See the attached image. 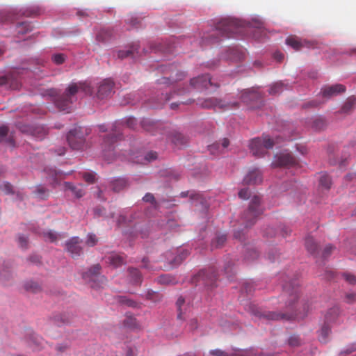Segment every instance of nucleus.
Wrapping results in <instances>:
<instances>
[{
	"label": "nucleus",
	"instance_id": "nucleus-1",
	"mask_svg": "<svg viewBox=\"0 0 356 356\" xmlns=\"http://www.w3.org/2000/svg\"><path fill=\"white\" fill-rule=\"evenodd\" d=\"M283 288L282 296L286 298L285 310L283 312H268L261 316L265 318L274 321H292L305 318L308 309L305 302L298 301V284H286Z\"/></svg>",
	"mask_w": 356,
	"mask_h": 356
},
{
	"label": "nucleus",
	"instance_id": "nucleus-2",
	"mask_svg": "<svg viewBox=\"0 0 356 356\" xmlns=\"http://www.w3.org/2000/svg\"><path fill=\"white\" fill-rule=\"evenodd\" d=\"M80 90L86 94H92V89L89 85L79 82L78 83H72L70 84L62 95H58V91L55 88L47 90L42 95L52 97L54 104L58 109L68 113L73 102L76 99L75 95Z\"/></svg>",
	"mask_w": 356,
	"mask_h": 356
},
{
	"label": "nucleus",
	"instance_id": "nucleus-3",
	"mask_svg": "<svg viewBox=\"0 0 356 356\" xmlns=\"http://www.w3.org/2000/svg\"><path fill=\"white\" fill-rule=\"evenodd\" d=\"M264 211L261 206V197L259 195H254L250 202L248 209L242 215L243 222L245 227H249L254 225L258 217Z\"/></svg>",
	"mask_w": 356,
	"mask_h": 356
},
{
	"label": "nucleus",
	"instance_id": "nucleus-4",
	"mask_svg": "<svg viewBox=\"0 0 356 356\" xmlns=\"http://www.w3.org/2000/svg\"><path fill=\"white\" fill-rule=\"evenodd\" d=\"M136 124V120L134 118L127 119L124 124L119 122H115L112 128V134L108 135L104 139L105 148L108 147V152L113 151L112 145L120 138L122 134V127L126 126L128 128L134 129Z\"/></svg>",
	"mask_w": 356,
	"mask_h": 356
},
{
	"label": "nucleus",
	"instance_id": "nucleus-5",
	"mask_svg": "<svg viewBox=\"0 0 356 356\" xmlns=\"http://www.w3.org/2000/svg\"><path fill=\"white\" fill-rule=\"evenodd\" d=\"M276 143L269 138L268 136L265 135L261 138L252 139L249 146L254 156L261 157L266 153L267 149H272Z\"/></svg>",
	"mask_w": 356,
	"mask_h": 356
},
{
	"label": "nucleus",
	"instance_id": "nucleus-6",
	"mask_svg": "<svg viewBox=\"0 0 356 356\" xmlns=\"http://www.w3.org/2000/svg\"><path fill=\"white\" fill-rule=\"evenodd\" d=\"M240 27V22L231 18L222 19L216 25V31L222 36L228 38L239 33L241 32Z\"/></svg>",
	"mask_w": 356,
	"mask_h": 356
},
{
	"label": "nucleus",
	"instance_id": "nucleus-7",
	"mask_svg": "<svg viewBox=\"0 0 356 356\" xmlns=\"http://www.w3.org/2000/svg\"><path fill=\"white\" fill-rule=\"evenodd\" d=\"M340 314L339 308L334 306L329 309L325 314L324 325L320 331V340L325 342L330 332V324L334 323Z\"/></svg>",
	"mask_w": 356,
	"mask_h": 356
},
{
	"label": "nucleus",
	"instance_id": "nucleus-8",
	"mask_svg": "<svg viewBox=\"0 0 356 356\" xmlns=\"http://www.w3.org/2000/svg\"><path fill=\"white\" fill-rule=\"evenodd\" d=\"M198 104L204 108H213L215 110L226 111L228 109L237 108V102H227L221 99L211 97L200 102Z\"/></svg>",
	"mask_w": 356,
	"mask_h": 356
},
{
	"label": "nucleus",
	"instance_id": "nucleus-9",
	"mask_svg": "<svg viewBox=\"0 0 356 356\" xmlns=\"http://www.w3.org/2000/svg\"><path fill=\"white\" fill-rule=\"evenodd\" d=\"M86 131L81 127H76L69 131L67 140L70 146L74 149H79L82 147L85 141Z\"/></svg>",
	"mask_w": 356,
	"mask_h": 356
},
{
	"label": "nucleus",
	"instance_id": "nucleus-10",
	"mask_svg": "<svg viewBox=\"0 0 356 356\" xmlns=\"http://www.w3.org/2000/svg\"><path fill=\"white\" fill-rule=\"evenodd\" d=\"M217 280V274L213 270H202L193 279L192 282L198 284H203L206 286L214 287L216 286V282Z\"/></svg>",
	"mask_w": 356,
	"mask_h": 356
},
{
	"label": "nucleus",
	"instance_id": "nucleus-11",
	"mask_svg": "<svg viewBox=\"0 0 356 356\" xmlns=\"http://www.w3.org/2000/svg\"><path fill=\"white\" fill-rule=\"evenodd\" d=\"M100 270L101 266L99 264H96L83 275V278H88L92 282L91 284L92 288H103L107 282L104 276H99Z\"/></svg>",
	"mask_w": 356,
	"mask_h": 356
},
{
	"label": "nucleus",
	"instance_id": "nucleus-12",
	"mask_svg": "<svg viewBox=\"0 0 356 356\" xmlns=\"http://www.w3.org/2000/svg\"><path fill=\"white\" fill-rule=\"evenodd\" d=\"M298 164L297 159L289 152H282L276 154L272 165L274 167H295Z\"/></svg>",
	"mask_w": 356,
	"mask_h": 356
},
{
	"label": "nucleus",
	"instance_id": "nucleus-13",
	"mask_svg": "<svg viewBox=\"0 0 356 356\" xmlns=\"http://www.w3.org/2000/svg\"><path fill=\"white\" fill-rule=\"evenodd\" d=\"M81 240L79 237H72L66 242V249L73 258H76L82 253V248L80 246Z\"/></svg>",
	"mask_w": 356,
	"mask_h": 356
},
{
	"label": "nucleus",
	"instance_id": "nucleus-14",
	"mask_svg": "<svg viewBox=\"0 0 356 356\" xmlns=\"http://www.w3.org/2000/svg\"><path fill=\"white\" fill-rule=\"evenodd\" d=\"M114 83L111 79H104L99 86L97 96L103 99L108 97L112 93Z\"/></svg>",
	"mask_w": 356,
	"mask_h": 356
},
{
	"label": "nucleus",
	"instance_id": "nucleus-15",
	"mask_svg": "<svg viewBox=\"0 0 356 356\" xmlns=\"http://www.w3.org/2000/svg\"><path fill=\"white\" fill-rule=\"evenodd\" d=\"M211 85V77L209 74L199 76L191 80V86L197 89L207 88L209 86Z\"/></svg>",
	"mask_w": 356,
	"mask_h": 356
},
{
	"label": "nucleus",
	"instance_id": "nucleus-16",
	"mask_svg": "<svg viewBox=\"0 0 356 356\" xmlns=\"http://www.w3.org/2000/svg\"><path fill=\"white\" fill-rule=\"evenodd\" d=\"M346 91V87L342 84H335L333 86L325 87L321 92L323 97H330Z\"/></svg>",
	"mask_w": 356,
	"mask_h": 356
},
{
	"label": "nucleus",
	"instance_id": "nucleus-17",
	"mask_svg": "<svg viewBox=\"0 0 356 356\" xmlns=\"http://www.w3.org/2000/svg\"><path fill=\"white\" fill-rule=\"evenodd\" d=\"M106 263L110 264L114 268H118L124 263V257L122 255L111 252L104 257Z\"/></svg>",
	"mask_w": 356,
	"mask_h": 356
},
{
	"label": "nucleus",
	"instance_id": "nucleus-18",
	"mask_svg": "<svg viewBox=\"0 0 356 356\" xmlns=\"http://www.w3.org/2000/svg\"><path fill=\"white\" fill-rule=\"evenodd\" d=\"M210 353L215 356H256L252 350H238L229 355L224 351L216 349L211 350Z\"/></svg>",
	"mask_w": 356,
	"mask_h": 356
},
{
	"label": "nucleus",
	"instance_id": "nucleus-19",
	"mask_svg": "<svg viewBox=\"0 0 356 356\" xmlns=\"http://www.w3.org/2000/svg\"><path fill=\"white\" fill-rule=\"evenodd\" d=\"M261 181V175L259 170L254 169L245 177L243 182L245 184H257Z\"/></svg>",
	"mask_w": 356,
	"mask_h": 356
},
{
	"label": "nucleus",
	"instance_id": "nucleus-20",
	"mask_svg": "<svg viewBox=\"0 0 356 356\" xmlns=\"http://www.w3.org/2000/svg\"><path fill=\"white\" fill-rule=\"evenodd\" d=\"M45 172L47 174L51 184L54 186L58 184L59 183V181L64 177V175L62 172H58L57 170L53 168L46 170Z\"/></svg>",
	"mask_w": 356,
	"mask_h": 356
},
{
	"label": "nucleus",
	"instance_id": "nucleus-21",
	"mask_svg": "<svg viewBox=\"0 0 356 356\" xmlns=\"http://www.w3.org/2000/svg\"><path fill=\"white\" fill-rule=\"evenodd\" d=\"M305 248L310 254L316 257L318 255V245L316 243L312 236H307L305 238Z\"/></svg>",
	"mask_w": 356,
	"mask_h": 356
},
{
	"label": "nucleus",
	"instance_id": "nucleus-22",
	"mask_svg": "<svg viewBox=\"0 0 356 356\" xmlns=\"http://www.w3.org/2000/svg\"><path fill=\"white\" fill-rule=\"evenodd\" d=\"M286 44L289 46H291L295 50H300L302 47L307 45V47H310L309 45V42L305 41L302 42L300 40H298L296 37L290 36L286 38Z\"/></svg>",
	"mask_w": 356,
	"mask_h": 356
},
{
	"label": "nucleus",
	"instance_id": "nucleus-23",
	"mask_svg": "<svg viewBox=\"0 0 356 356\" xmlns=\"http://www.w3.org/2000/svg\"><path fill=\"white\" fill-rule=\"evenodd\" d=\"M9 86L13 90L19 88L20 83L17 80H13L10 75L0 77V86Z\"/></svg>",
	"mask_w": 356,
	"mask_h": 356
},
{
	"label": "nucleus",
	"instance_id": "nucleus-24",
	"mask_svg": "<svg viewBox=\"0 0 356 356\" xmlns=\"http://www.w3.org/2000/svg\"><path fill=\"white\" fill-rule=\"evenodd\" d=\"M130 282L134 284H140L142 282V275L136 268H129L128 269Z\"/></svg>",
	"mask_w": 356,
	"mask_h": 356
},
{
	"label": "nucleus",
	"instance_id": "nucleus-25",
	"mask_svg": "<svg viewBox=\"0 0 356 356\" xmlns=\"http://www.w3.org/2000/svg\"><path fill=\"white\" fill-rule=\"evenodd\" d=\"M189 254L186 250H179L178 254L170 261L172 267L179 265Z\"/></svg>",
	"mask_w": 356,
	"mask_h": 356
},
{
	"label": "nucleus",
	"instance_id": "nucleus-26",
	"mask_svg": "<svg viewBox=\"0 0 356 356\" xmlns=\"http://www.w3.org/2000/svg\"><path fill=\"white\" fill-rule=\"evenodd\" d=\"M186 76V74L184 72H177L175 76L171 75L170 78L163 77L159 80L161 83H167L168 81L175 82L177 81L182 80Z\"/></svg>",
	"mask_w": 356,
	"mask_h": 356
},
{
	"label": "nucleus",
	"instance_id": "nucleus-27",
	"mask_svg": "<svg viewBox=\"0 0 356 356\" xmlns=\"http://www.w3.org/2000/svg\"><path fill=\"white\" fill-rule=\"evenodd\" d=\"M111 31L104 29H100L96 35L97 40L102 42L108 40L111 38Z\"/></svg>",
	"mask_w": 356,
	"mask_h": 356
},
{
	"label": "nucleus",
	"instance_id": "nucleus-28",
	"mask_svg": "<svg viewBox=\"0 0 356 356\" xmlns=\"http://www.w3.org/2000/svg\"><path fill=\"white\" fill-rule=\"evenodd\" d=\"M65 185L67 189H70L73 194L78 198L83 197L85 194L83 189L81 187H76L73 186L70 182H65Z\"/></svg>",
	"mask_w": 356,
	"mask_h": 356
},
{
	"label": "nucleus",
	"instance_id": "nucleus-29",
	"mask_svg": "<svg viewBox=\"0 0 356 356\" xmlns=\"http://www.w3.org/2000/svg\"><path fill=\"white\" fill-rule=\"evenodd\" d=\"M356 103V98L353 96L350 97L343 104L341 111L344 113H349L354 107Z\"/></svg>",
	"mask_w": 356,
	"mask_h": 356
},
{
	"label": "nucleus",
	"instance_id": "nucleus-30",
	"mask_svg": "<svg viewBox=\"0 0 356 356\" xmlns=\"http://www.w3.org/2000/svg\"><path fill=\"white\" fill-rule=\"evenodd\" d=\"M127 181L124 179H118L111 184L112 189L115 192H119L125 188Z\"/></svg>",
	"mask_w": 356,
	"mask_h": 356
},
{
	"label": "nucleus",
	"instance_id": "nucleus-31",
	"mask_svg": "<svg viewBox=\"0 0 356 356\" xmlns=\"http://www.w3.org/2000/svg\"><path fill=\"white\" fill-rule=\"evenodd\" d=\"M31 31V26L29 23L24 22L19 23L16 26V31L18 34H25Z\"/></svg>",
	"mask_w": 356,
	"mask_h": 356
},
{
	"label": "nucleus",
	"instance_id": "nucleus-32",
	"mask_svg": "<svg viewBox=\"0 0 356 356\" xmlns=\"http://www.w3.org/2000/svg\"><path fill=\"white\" fill-rule=\"evenodd\" d=\"M158 282L162 284H175V278L169 275H162L158 277Z\"/></svg>",
	"mask_w": 356,
	"mask_h": 356
},
{
	"label": "nucleus",
	"instance_id": "nucleus-33",
	"mask_svg": "<svg viewBox=\"0 0 356 356\" xmlns=\"http://www.w3.org/2000/svg\"><path fill=\"white\" fill-rule=\"evenodd\" d=\"M24 289H26V291L32 293H37L40 291V285L38 283L32 281H29L25 283Z\"/></svg>",
	"mask_w": 356,
	"mask_h": 356
},
{
	"label": "nucleus",
	"instance_id": "nucleus-34",
	"mask_svg": "<svg viewBox=\"0 0 356 356\" xmlns=\"http://www.w3.org/2000/svg\"><path fill=\"white\" fill-rule=\"evenodd\" d=\"M227 240V236L225 234L218 235L212 241L211 246L216 248L222 247Z\"/></svg>",
	"mask_w": 356,
	"mask_h": 356
},
{
	"label": "nucleus",
	"instance_id": "nucleus-35",
	"mask_svg": "<svg viewBox=\"0 0 356 356\" xmlns=\"http://www.w3.org/2000/svg\"><path fill=\"white\" fill-rule=\"evenodd\" d=\"M123 325L125 327L132 329L137 327V321L134 316H127L123 321Z\"/></svg>",
	"mask_w": 356,
	"mask_h": 356
},
{
	"label": "nucleus",
	"instance_id": "nucleus-36",
	"mask_svg": "<svg viewBox=\"0 0 356 356\" xmlns=\"http://www.w3.org/2000/svg\"><path fill=\"white\" fill-rule=\"evenodd\" d=\"M118 302L130 307H136L138 306V303L136 302L131 299H129L125 296L118 297Z\"/></svg>",
	"mask_w": 356,
	"mask_h": 356
},
{
	"label": "nucleus",
	"instance_id": "nucleus-37",
	"mask_svg": "<svg viewBox=\"0 0 356 356\" xmlns=\"http://www.w3.org/2000/svg\"><path fill=\"white\" fill-rule=\"evenodd\" d=\"M312 127L314 129L320 131L326 127V122L323 118L318 117L314 120Z\"/></svg>",
	"mask_w": 356,
	"mask_h": 356
},
{
	"label": "nucleus",
	"instance_id": "nucleus-38",
	"mask_svg": "<svg viewBox=\"0 0 356 356\" xmlns=\"http://www.w3.org/2000/svg\"><path fill=\"white\" fill-rule=\"evenodd\" d=\"M172 141L177 146L186 143V138L180 133H175L172 138Z\"/></svg>",
	"mask_w": 356,
	"mask_h": 356
},
{
	"label": "nucleus",
	"instance_id": "nucleus-39",
	"mask_svg": "<svg viewBox=\"0 0 356 356\" xmlns=\"http://www.w3.org/2000/svg\"><path fill=\"white\" fill-rule=\"evenodd\" d=\"M284 90V84L282 82H277L272 85L269 90L270 95H277Z\"/></svg>",
	"mask_w": 356,
	"mask_h": 356
},
{
	"label": "nucleus",
	"instance_id": "nucleus-40",
	"mask_svg": "<svg viewBox=\"0 0 356 356\" xmlns=\"http://www.w3.org/2000/svg\"><path fill=\"white\" fill-rule=\"evenodd\" d=\"M319 181L320 185L325 189H329L332 184L330 177L325 174L321 176Z\"/></svg>",
	"mask_w": 356,
	"mask_h": 356
},
{
	"label": "nucleus",
	"instance_id": "nucleus-41",
	"mask_svg": "<svg viewBox=\"0 0 356 356\" xmlns=\"http://www.w3.org/2000/svg\"><path fill=\"white\" fill-rule=\"evenodd\" d=\"M135 51H136L137 54L138 53V47H133V49H131V50L119 51L118 52V57L119 58H124L128 57L131 55H134Z\"/></svg>",
	"mask_w": 356,
	"mask_h": 356
},
{
	"label": "nucleus",
	"instance_id": "nucleus-42",
	"mask_svg": "<svg viewBox=\"0 0 356 356\" xmlns=\"http://www.w3.org/2000/svg\"><path fill=\"white\" fill-rule=\"evenodd\" d=\"M43 236L45 238V240L53 243L57 241L58 235L57 233L53 231H49L47 232L44 233Z\"/></svg>",
	"mask_w": 356,
	"mask_h": 356
},
{
	"label": "nucleus",
	"instance_id": "nucleus-43",
	"mask_svg": "<svg viewBox=\"0 0 356 356\" xmlns=\"http://www.w3.org/2000/svg\"><path fill=\"white\" fill-rule=\"evenodd\" d=\"M55 321L60 325V323H68L70 322V317L69 315L65 314H60L59 316H55Z\"/></svg>",
	"mask_w": 356,
	"mask_h": 356
},
{
	"label": "nucleus",
	"instance_id": "nucleus-44",
	"mask_svg": "<svg viewBox=\"0 0 356 356\" xmlns=\"http://www.w3.org/2000/svg\"><path fill=\"white\" fill-rule=\"evenodd\" d=\"M158 122H154L150 120H144L142 121L143 127L147 131H152V128L157 127Z\"/></svg>",
	"mask_w": 356,
	"mask_h": 356
},
{
	"label": "nucleus",
	"instance_id": "nucleus-45",
	"mask_svg": "<svg viewBox=\"0 0 356 356\" xmlns=\"http://www.w3.org/2000/svg\"><path fill=\"white\" fill-rule=\"evenodd\" d=\"M1 189L4 191L6 194H13V186L9 182H4L3 184L0 187Z\"/></svg>",
	"mask_w": 356,
	"mask_h": 356
},
{
	"label": "nucleus",
	"instance_id": "nucleus-46",
	"mask_svg": "<svg viewBox=\"0 0 356 356\" xmlns=\"http://www.w3.org/2000/svg\"><path fill=\"white\" fill-rule=\"evenodd\" d=\"M18 243L20 248H27L29 243L28 238L23 234H19L18 236Z\"/></svg>",
	"mask_w": 356,
	"mask_h": 356
},
{
	"label": "nucleus",
	"instance_id": "nucleus-47",
	"mask_svg": "<svg viewBox=\"0 0 356 356\" xmlns=\"http://www.w3.org/2000/svg\"><path fill=\"white\" fill-rule=\"evenodd\" d=\"M52 60L56 64L60 65L64 63L65 57L63 54H57L52 56Z\"/></svg>",
	"mask_w": 356,
	"mask_h": 356
},
{
	"label": "nucleus",
	"instance_id": "nucleus-48",
	"mask_svg": "<svg viewBox=\"0 0 356 356\" xmlns=\"http://www.w3.org/2000/svg\"><path fill=\"white\" fill-rule=\"evenodd\" d=\"M334 248H335L331 244L327 245L323 250L322 257L323 258L329 257L332 254Z\"/></svg>",
	"mask_w": 356,
	"mask_h": 356
},
{
	"label": "nucleus",
	"instance_id": "nucleus-49",
	"mask_svg": "<svg viewBox=\"0 0 356 356\" xmlns=\"http://www.w3.org/2000/svg\"><path fill=\"white\" fill-rule=\"evenodd\" d=\"M84 180L88 184H93L95 181V175L92 172H85L83 175Z\"/></svg>",
	"mask_w": 356,
	"mask_h": 356
},
{
	"label": "nucleus",
	"instance_id": "nucleus-50",
	"mask_svg": "<svg viewBox=\"0 0 356 356\" xmlns=\"http://www.w3.org/2000/svg\"><path fill=\"white\" fill-rule=\"evenodd\" d=\"M251 193L248 188H243L238 192V197L243 200H248L250 198Z\"/></svg>",
	"mask_w": 356,
	"mask_h": 356
},
{
	"label": "nucleus",
	"instance_id": "nucleus-51",
	"mask_svg": "<svg viewBox=\"0 0 356 356\" xmlns=\"http://www.w3.org/2000/svg\"><path fill=\"white\" fill-rule=\"evenodd\" d=\"M36 193L42 198H45L48 195V191L42 186H38L36 189Z\"/></svg>",
	"mask_w": 356,
	"mask_h": 356
},
{
	"label": "nucleus",
	"instance_id": "nucleus-52",
	"mask_svg": "<svg viewBox=\"0 0 356 356\" xmlns=\"http://www.w3.org/2000/svg\"><path fill=\"white\" fill-rule=\"evenodd\" d=\"M185 302V300L183 297L180 296L177 300V302H176V305H177V309H178V315H177V317L179 318H181V306L184 304Z\"/></svg>",
	"mask_w": 356,
	"mask_h": 356
},
{
	"label": "nucleus",
	"instance_id": "nucleus-53",
	"mask_svg": "<svg viewBox=\"0 0 356 356\" xmlns=\"http://www.w3.org/2000/svg\"><path fill=\"white\" fill-rule=\"evenodd\" d=\"M225 273L227 275L228 279H230L231 275L233 273V264L228 262L225 266Z\"/></svg>",
	"mask_w": 356,
	"mask_h": 356
},
{
	"label": "nucleus",
	"instance_id": "nucleus-54",
	"mask_svg": "<svg viewBox=\"0 0 356 356\" xmlns=\"http://www.w3.org/2000/svg\"><path fill=\"white\" fill-rule=\"evenodd\" d=\"M188 330L194 331L198 327V321L197 318H192L188 323Z\"/></svg>",
	"mask_w": 356,
	"mask_h": 356
},
{
	"label": "nucleus",
	"instance_id": "nucleus-55",
	"mask_svg": "<svg viewBox=\"0 0 356 356\" xmlns=\"http://www.w3.org/2000/svg\"><path fill=\"white\" fill-rule=\"evenodd\" d=\"M343 277L347 282L350 284H355L356 283V277L354 275L350 273H344Z\"/></svg>",
	"mask_w": 356,
	"mask_h": 356
},
{
	"label": "nucleus",
	"instance_id": "nucleus-56",
	"mask_svg": "<svg viewBox=\"0 0 356 356\" xmlns=\"http://www.w3.org/2000/svg\"><path fill=\"white\" fill-rule=\"evenodd\" d=\"M97 242V238L95 234H89L86 243L90 246H94Z\"/></svg>",
	"mask_w": 356,
	"mask_h": 356
},
{
	"label": "nucleus",
	"instance_id": "nucleus-57",
	"mask_svg": "<svg viewBox=\"0 0 356 356\" xmlns=\"http://www.w3.org/2000/svg\"><path fill=\"white\" fill-rule=\"evenodd\" d=\"M190 197L193 201L200 202V203L203 202L202 196L199 193H191Z\"/></svg>",
	"mask_w": 356,
	"mask_h": 356
},
{
	"label": "nucleus",
	"instance_id": "nucleus-58",
	"mask_svg": "<svg viewBox=\"0 0 356 356\" xmlns=\"http://www.w3.org/2000/svg\"><path fill=\"white\" fill-rule=\"evenodd\" d=\"M156 158H157V153L155 152H148L145 157V160L147 161L148 162L154 161V160L156 159Z\"/></svg>",
	"mask_w": 356,
	"mask_h": 356
},
{
	"label": "nucleus",
	"instance_id": "nucleus-59",
	"mask_svg": "<svg viewBox=\"0 0 356 356\" xmlns=\"http://www.w3.org/2000/svg\"><path fill=\"white\" fill-rule=\"evenodd\" d=\"M159 294L153 291H149L146 294V298L149 300L156 301Z\"/></svg>",
	"mask_w": 356,
	"mask_h": 356
},
{
	"label": "nucleus",
	"instance_id": "nucleus-60",
	"mask_svg": "<svg viewBox=\"0 0 356 356\" xmlns=\"http://www.w3.org/2000/svg\"><path fill=\"white\" fill-rule=\"evenodd\" d=\"M289 343L292 346H296L299 344V339L296 336H291L289 339Z\"/></svg>",
	"mask_w": 356,
	"mask_h": 356
},
{
	"label": "nucleus",
	"instance_id": "nucleus-61",
	"mask_svg": "<svg viewBox=\"0 0 356 356\" xmlns=\"http://www.w3.org/2000/svg\"><path fill=\"white\" fill-rule=\"evenodd\" d=\"M8 132V128L6 126L0 127V142L2 138L7 136Z\"/></svg>",
	"mask_w": 356,
	"mask_h": 356
},
{
	"label": "nucleus",
	"instance_id": "nucleus-62",
	"mask_svg": "<svg viewBox=\"0 0 356 356\" xmlns=\"http://www.w3.org/2000/svg\"><path fill=\"white\" fill-rule=\"evenodd\" d=\"M143 201L146 202L154 203L155 202V199L154 195L152 193H147L143 197Z\"/></svg>",
	"mask_w": 356,
	"mask_h": 356
},
{
	"label": "nucleus",
	"instance_id": "nucleus-63",
	"mask_svg": "<svg viewBox=\"0 0 356 356\" xmlns=\"http://www.w3.org/2000/svg\"><path fill=\"white\" fill-rule=\"evenodd\" d=\"M231 52L233 54L232 57L233 59L241 60L243 57V54H238L237 49H231Z\"/></svg>",
	"mask_w": 356,
	"mask_h": 356
},
{
	"label": "nucleus",
	"instance_id": "nucleus-64",
	"mask_svg": "<svg viewBox=\"0 0 356 356\" xmlns=\"http://www.w3.org/2000/svg\"><path fill=\"white\" fill-rule=\"evenodd\" d=\"M219 148H220V144L216 143V144H213V145H210L209 147V150L211 152V153L215 154L216 151L218 150Z\"/></svg>",
	"mask_w": 356,
	"mask_h": 356
}]
</instances>
